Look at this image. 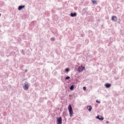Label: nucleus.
<instances>
[{
	"instance_id": "1",
	"label": "nucleus",
	"mask_w": 124,
	"mask_h": 124,
	"mask_svg": "<svg viewBox=\"0 0 124 124\" xmlns=\"http://www.w3.org/2000/svg\"><path fill=\"white\" fill-rule=\"evenodd\" d=\"M69 113V116L70 117H72L73 116V109L72 108V107L71 106V105H69L68 107Z\"/></svg>"
},
{
	"instance_id": "2",
	"label": "nucleus",
	"mask_w": 124,
	"mask_h": 124,
	"mask_svg": "<svg viewBox=\"0 0 124 124\" xmlns=\"http://www.w3.org/2000/svg\"><path fill=\"white\" fill-rule=\"evenodd\" d=\"M29 88H30V86H29V82L26 81L24 83V85L23 86V88L25 91H27V90H29Z\"/></svg>"
},
{
	"instance_id": "3",
	"label": "nucleus",
	"mask_w": 124,
	"mask_h": 124,
	"mask_svg": "<svg viewBox=\"0 0 124 124\" xmlns=\"http://www.w3.org/2000/svg\"><path fill=\"white\" fill-rule=\"evenodd\" d=\"M56 123L57 124H62V118L59 117L57 118Z\"/></svg>"
},
{
	"instance_id": "4",
	"label": "nucleus",
	"mask_w": 124,
	"mask_h": 124,
	"mask_svg": "<svg viewBox=\"0 0 124 124\" xmlns=\"http://www.w3.org/2000/svg\"><path fill=\"white\" fill-rule=\"evenodd\" d=\"M85 69L86 68L85 66H79L78 69V71L79 73L82 72V71H83V70H85Z\"/></svg>"
},
{
	"instance_id": "5",
	"label": "nucleus",
	"mask_w": 124,
	"mask_h": 124,
	"mask_svg": "<svg viewBox=\"0 0 124 124\" xmlns=\"http://www.w3.org/2000/svg\"><path fill=\"white\" fill-rule=\"evenodd\" d=\"M82 13H83V15H85V14L89 13V12H88V8H84L82 10Z\"/></svg>"
},
{
	"instance_id": "6",
	"label": "nucleus",
	"mask_w": 124,
	"mask_h": 124,
	"mask_svg": "<svg viewBox=\"0 0 124 124\" xmlns=\"http://www.w3.org/2000/svg\"><path fill=\"white\" fill-rule=\"evenodd\" d=\"M25 7H26V6L25 5H19L18 7V10H19V11H20V10H22V9L25 8Z\"/></svg>"
},
{
	"instance_id": "7",
	"label": "nucleus",
	"mask_w": 124,
	"mask_h": 124,
	"mask_svg": "<svg viewBox=\"0 0 124 124\" xmlns=\"http://www.w3.org/2000/svg\"><path fill=\"white\" fill-rule=\"evenodd\" d=\"M70 17H76L77 16V13L76 12L75 13H71L70 14Z\"/></svg>"
},
{
	"instance_id": "8",
	"label": "nucleus",
	"mask_w": 124,
	"mask_h": 124,
	"mask_svg": "<svg viewBox=\"0 0 124 124\" xmlns=\"http://www.w3.org/2000/svg\"><path fill=\"white\" fill-rule=\"evenodd\" d=\"M111 83H107L105 84V87L106 88V89H109V88H111Z\"/></svg>"
},
{
	"instance_id": "9",
	"label": "nucleus",
	"mask_w": 124,
	"mask_h": 124,
	"mask_svg": "<svg viewBox=\"0 0 124 124\" xmlns=\"http://www.w3.org/2000/svg\"><path fill=\"white\" fill-rule=\"evenodd\" d=\"M87 108L89 111V112H92V110L93 109V107H92V106L90 105V106H87Z\"/></svg>"
},
{
	"instance_id": "10",
	"label": "nucleus",
	"mask_w": 124,
	"mask_h": 124,
	"mask_svg": "<svg viewBox=\"0 0 124 124\" xmlns=\"http://www.w3.org/2000/svg\"><path fill=\"white\" fill-rule=\"evenodd\" d=\"M111 20L113 22H117V17L115 16H113L111 17Z\"/></svg>"
},
{
	"instance_id": "11",
	"label": "nucleus",
	"mask_w": 124,
	"mask_h": 124,
	"mask_svg": "<svg viewBox=\"0 0 124 124\" xmlns=\"http://www.w3.org/2000/svg\"><path fill=\"white\" fill-rule=\"evenodd\" d=\"M75 85L74 84H72V85H71V86L70 87V91H74V88H75Z\"/></svg>"
},
{
	"instance_id": "12",
	"label": "nucleus",
	"mask_w": 124,
	"mask_h": 124,
	"mask_svg": "<svg viewBox=\"0 0 124 124\" xmlns=\"http://www.w3.org/2000/svg\"><path fill=\"white\" fill-rule=\"evenodd\" d=\"M52 19L53 20H54V21H56V20H57L58 19V16L56 15H54L52 16Z\"/></svg>"
},
{
	"instance_id": "13",
	"label": "nucleus",
	"mask_w": 124,
	"mask_h": 124,
	"mask_svg": "<svg viewBox=\"0 0 124 124\" xmlns=\"http://www.w3.org/2000/svg\"><path fill=\"white\" fill-rule=\"evenodd\" d=\"M64 71L66 72V73H67L70 71V69H69V68H66L64 70Z\"/></svg>"
},
{
	"instance_id": "14",
	"label": "nucleus",
	"mask_w": 124,
	"mask_h": 124,
	"mask_svg": "<svg viewBox=\"0 0 124 124\" xmlns=\"http://www.w3.org/2000/svg\"><path fill=\"white\" fill-rule=\"evenodd\" d=\"M92 2L93 5L97 4V1H96V0H92Z\"/></svg>"
},
{
	"instance_id": "15",
	"label": "nucleus",
	"mask_w": 124,
	"mask_h": 124,
	"mask_svg": "<svg viewBox=\"0 0 124 124\" xmlns=\"http://www.w3.org/2000/svg\"><path fill=\"white\" fill-rule=\"evenodd\" d=\"M103 120H104V117H103V116H100L99 121H103Z\"/></svg>"
},
{
	"instance_id": "16",
	"label": "nucleus",
	"mask_w": 124,
	"mask_h": 124,
	"mask_svg": "<svg viewBox=\"0 0 124 124\" xmlns=\"http://www.w3.org/2000/svg\"><path fill=\"white\" fill-rule=\"evenodd\" d=\"M50 40H51V41H52V42H54V41H55V40H56V39L54 37H51L50 38Z\"/></svg>"
},
{
	"instance_id": "17",
	"label": "nucleus",
	"mask_w": 124,
	"mask_h": 124,
	"mask_svg": "<svg viewBox=\"0 0 124 124\" xmlns=\"http://www.w3.org/2000/svg\"><path fill=\"white\" fill-rule=\"evenodd\" d=\"M65 80H69V79H70V77L67 76L65 77Z\"/></svg>"
},
{
	"instance_id": "18",
	"label": "nucleus",
	"mask_w": 124,
	"mask_h": 124,
	"mask_svg": "<svg viewBox=\"0 0 124 124\" xmlns=\"http://www.w3.org/2000/svg\"><path fill=\"white\" fill-rule=\"evenodd\" d=\"M21 54H22L23 55H25V51H24V50L23 49H21Z\"/></svg>"
},
{
	"instance_id": "19",
	"label": "nucleus",
	"mask_w": 124,
	"mask_h": 124,
	"mask_svg": "<svg viewBox=\"0 0 124 124\" xmlns=\"http://www.w3.org/2000/svg\"><path fill=\"white\" fill-rule=\"evenodd\" d=\"M100 118V115H97V116H96V119H97V120H99Z\"/></svg>"
},
{
	"instance_id": "20",
	"label": "nucleus",
	"mask_w": 124,
	"mask_h": 124,
	"mask_svg": "<svg viewBox=\"0 0 124 124\" xmlns=\"http://www.w3.org/2000/svg\"><path fill=\"white\" fill-rule=\"evenodd\" d=\"M96 103H98L99 104H100V101H98V100H96Z\"/></svg>"
},
{
	"instance_id": "21",
	"label": "nucleus",
	"mask_w": 124,
	"mask_h": 124,
	"mask_svg": "<svg viewBox=\"0 0 124 124\" xmlns=\"http://www.w3.org/2000/svg\"><path fill=\"white\" fill-rule=\"evenodd\" d=\"M83 91H86V90H87V87H86L85 86H84L83 87Z\"/></svg>"
},
{
	"instance_id": "22",
	"label": "nucleus",
	"mask_w": 124,
	"mask_h": 124,
	"mask_svg": "<svg viewBox=\"0 0 124 124\" xmlns=\"http://www.w3.org/2000/svg\"><path fill=\"white\" fill-rule=\"evenodd\" d=\"M60 112H59V114H60V113H61L62 111V108H61L60 109H59Z\"/></svg>"
},
{
	"instance_id": "23",
	"label": "nucleus",
	"mask_w": 124,
	"mask_h": 124,
	"mask_svg": "<svg viewBox=\"0 0 124 124\" xmlns=\"http://www.w3.org/2000/svg\"><path fill=\"white\" fill-rule=\"evenodd\" d=\"M56 111H58V110H60V108H56Z\"/></svg>"
},
{
	"instance_id": "24",
	"label": "nucleus",
	"mask_w": 124,
	"mask_h": 124,
	"mask_svg": "<svg viewBox=\"0 0 124 124\" xmlns=\"http://www.w3.org/2000/svg\"><path fill=\"white\" fill-rule=\"evenodd\" d=\"M23 38V39H26V36H24Z\"/></svg>"
},
{
	"instance_id": "25",
	"label": "nucleus",
	"mask_w": 124,
	"mask_h": 124,
	"mask_svg": "<svg viewBox=\"0 0 124 124\" xmlns=\"http://www.w3.org/2000/svg\"><path fill=\"white\" fill-rule=\"evenodd\" d=\"M106 123H107V124H109V121H106Z\"/></svg>"
},
{
	"instance_id": "26",
	"label": "nucleus",
	"mask_w": 124,
	"mask_h": 124,
	"mask_svg": "<svg viewBox=\"0 0 124 124\" xmlns=\"http://www.w3.org/2000/svg\"><path fill=\"white\" fill-rule=\"evenodd\" d=\"M64 120L65 121V122H66V118L64 117Z\"/></svg>"
},
{
	"instance_id": "27",
	"label": "nucleus",
	"mask_w": 124,
	"mask_h": 124,
	"mask_svg": "<svg viewBox=\"0 0 124 124\" xmlns=\"http://www.w3.org/2000/svg\"><path fill=\"white\" fill-rule=\"evenodd\" d=\"M28 70L27 69L25 70V72H27Z\"/></svg>"
},
{
	"instance_id": "28",
	"label": "nucleus",
	"mask_w": 124,
	"mask_h": 124,
	"mask_svg": "<svg viewBox=\"0 0 124 124\" xmlns=\"http://www.w3.org/2000/svg\"><path fill=\"white\" fill-rule=\"evenodd\" d=\"M1 16V14H0V17Z\"/></svg>"
},
{
	"instance_id": "29",
	"label": "nucleus",
	"mask_w": 124,
	"mask_h": 124,
	"mask_svg": "<svg viewBox=\"0 0 124 124\" xmlns=\"http://www.w3.org/2000/svg\"><path fill=\"white\" fill-rule=\"evenodd\" d=\"M69 96H72V95H69Z\"/></svg>"
},
{
	"instance_id": "30",
	"label": "nucleus",
	"mask_w": 124,
	"mask_h": 124,
	"mask_svg": "<svg viewBox=\"0 0 124 124\" xmlns=\"http://www.w3.org/2000/svg\"><path fill=\"white\" fill-rule=\"evenodd\" d=\"M58 112H59V113H60V112H61V111L60 110V111H59Z\"/></svg>"
},
{
	"instance_id": "31",
	"label": "nucleus",
	"mask_w": 124,
	"mask_h": 124,
	"mask_svg": "<svg viewBox=\"0 0 124 124\" xmlns=\"http://www.w3.org/2000/svg\"><path fill=\"white\" fill-rule=\"evenodd\" d=\"M46 13H48V12H46Z\"/></svg>"
},
{
	"instance_id": "32",
	"label": "nucleus",
	"mask_w": 124,
	"mask_h": 124,
	"mask_svg": "<svg viewBox=\"0 0 124 124\" xmlns=\"http://www.w3.org/2000/svg\"><path fill=\"white\" fill-rule=\"evenodd\" d=\"M51 11H52V12H53V10H52Z\"/></svg>"
},
{
	"instance_id": "33",
	"label": "nucleus",
	"mask_w": 124,
	"mask_h": 124,
	"mask_svg": "<svg viewBox=\"0 0 124 124\" xmlns=\"http://www.w3.org/2000/svg\"><path fill=\"white\" fill-rule=\"evenodd\" d=\"M99 21H100V20H99Z\"/></svg>"
},
{
	"instance_id": "34",
	"label": "nucleus",
	"mask_w": 124,
	"mask_h": 124,
	"mask_svg": "<svg viewBox=\"0 0 124 124\" xmlns=\"http://www.w3.org/2000/svg\"><path fill=\"white\" fill-rule=\"evenodd\" d=\"M99 21H100V20H99Z\"/></svg>"
}]
</instances>
